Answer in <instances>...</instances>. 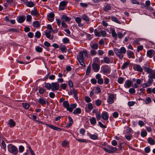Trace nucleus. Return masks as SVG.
<instances>
[{
    "label": "nucleus",
    "mask_w": 155,
    "mask_h": 155,
    "mask_svg": "<svg viewBox=\"0 0 155 155\" xmlns=\"http://www.w3.org/2000/svg\"><path fill=\"white\" fill-rule=\"evenodd\" d=\"M133 68L135 71L140 72H142L143 69L139 65H134L133 66Z\"/></svg>",
    "instance_id": "1a4fd4ad"
},
{
    "label": "nucleus",
    "mask_w": 155,
    "mask_h": 155,
    "mask_svg": "<svg viewBox=\"0 0 155 155\" xmlns=\"http://www.w3.org/2000/svg\"><path fill=\"white\" fill-rule=\"evenodd\" d=\"M111 143L112 145L114 146H116L117 144V142L115 140H113Z\"/></svg>",
    "instance_id": "8fccbe9b"
},
{
    "label": "nucleus",
    "mask_w": 155,
    "mask_h": 155,
    "mask_svg": "<svg viewBox=\"0 0 155 155\" xmlns=\"http://www.w3.org/2000/svg\"><path fill=\"white\" fill-rule=\"evenodd\" d=\"M110 68L107 66L104 67L102 68V71L106 73H109L110 71Z\"/></svg>",
    "instance_id": "423d86ee"
},
{
    "label": "nucleus",
    "mask_w": 155,
    "mask_h": 155,
    "mask_svg": "<svg viewBox=\"0 0 155 155\" xmlns=\"http://www.w3.org/2000/svg\"><path fill=\"white\" fill-rule=\"evenodd\" d=\"M68 118L69 120V123L66 126L67 127H70L73 123V120L70 117H68Z\"/></svg>",
    "instance_id": "bb28decb"
},
{
    "label": "nucleus",
    "mask_w": 155,
    "mask_h": 155,
    "mask_svg": "<svg viewBox=\"0 0 155 155\" xmlns=\"http://www.w3.org/2000/svg\"><path fill=\"white\" fill-rule=\"evenodd\" d=\"M131 2L133 4H139V3L136 0H131Z\"/></svg>",
    "instance_id": "680f3d73"
},
{
    "label": "nucleus",
    "mask_w": 155,
    "mask_h": 155,
    "mask_svg": "<svg viewBox=\"0 0 155 155\" xmlns=\"http://www.w3.org/2000/svg\"><path fill=\"white\" fill-rule=\"evenodd\" d=\"M108 147L110 149V150L113 152V153H114V152L117 151V148L116 147H114L112 146L109 145Z\"/></svg>",
    "instance_id": "f3484780"
},
{
    "label": "nucleus",
    "mask_w": 155,
    "mask_h": 155,
    "mask_svg": "<svg viewBox=\"0 0 155 155\" xmlns=\"http://www.w3.org/2000/svg\"><path fill=\"white\" fill-rule=\"evenodd\" d=\"M113 116L117 118L118 117V113L117 112H114L113 114Z\"/></svg>",
    "instance_id": "69168bd1"
},
{
    "label": "nucleus",
    "mask_w": 155,
    "mask_h": 155,
    "mask_svg": "<svg viewBox=\"0 0 155 155\" xmlns=\"http://www.w3.org/2000/svg\"><path fill=\"white\" fill-rule=\"evenodd\" d=\"M129 92L130 94H133L135 92V91L134 88H131L129 89Z\"/></svg>",
    "instance_id": "6e6d98bb"
},
{
    "label": "nucleus",
    "mask_w": 155,
    "mask_h": 155,
    "mask_svg": "<svg viewBox=\"0 0 155 155\" xmlns=\"http://www.w3.org/2000/svg\"><path fill=\"white\" fill-rule=\"evenodd\" d=\"M82 19L86 21H89V19L88 18L86 15H83L82 16Z\"/></svg>",
    "instance_id": "13d9d810"
},
{
    "label": "nucleus",
    "mask_w": 155,
    "mask_h": 155,
    "mask_svg": "<svg viewBox=\"0 0 155 155\" xmlns=\"http://www.w3.org/2000/svg\"><path fill=\"white\" fill-rule=\"evenodd\" d=\"M91 69V67L89 66L87 68L86 71V75H88L90 72Z\"/></svg>",
    "instance_id": "72a5a7b5"
},
{
    "label": "nucleus",
    "mask_w": 155,
    "mask_h": 155,
    "mask_svg": "<svg viewBox=\"0 0 155 155\" xmlns=\"http://www.w3.org/2000/svg\"><path fill=\"white\" fill-rule=\"evenodd\" d=\"M31 14L32 15L37 16L38 14V13L35 10L33 9L31 10Z\"/></svg>",
    "instance_id": "2f4dec72"
},
{
    "label": "nucleus",
    "mask_w": 155,
    "mask_h": 155,
    "mask_svg": "<svg viewBox=\"0 0 155 155\" xmlns=\"http://www.w3.org/2000/svg\"><path fill=\"white\" fill-rule=\"evenodd\" d=\"M77 140L79 142H85V143H88L90 142V141L86 139H77Z\"/></svg>",
    "instance_id": "c85d7f7f"
},
{
    "label": "nucleus",
    "mask_w": 155,
    "mask_h": 155,
    "mask_svg": "<svg viewBox=\"0 0 155 155\" xmlns=\"http://www.w3.org/2000/svg\"><path fill=\"white\" fill-rule=\"evenodd\" d=\"M9 124L10 125L11 127H12L15 125V123L13 120L10 119L9 121Z\"/></svg>",
    "instance_id": "a211bd4d"
},
{
    "label": "nucleus",
    "mask_w": 155,
    "mask_h": 155,
    "mask_svg": "<svg viewBox=\"0 0 155 155\" xmlns=\"http://www.w3.org/2000/svg\"><path fill=\"white\" fill-rule=\"evenodd\" d=\"M59 84L57 82L51 83V89L52 91L57 90L59 89Z\"/></svg>",
    "instance_id": "20e7f679"
},
{
    "label": "nucleus",
    "mask_w": 155,
    "mask_h": 155,
    "mask_svg": "<svg viewBox=\"0 0 155 155\" xmlns=\"http://www.w3.org/2000/svg\"><path fill=\"white\" fill-rule=\"evenodd\" d=\"M63 106L64 107L66 108L67 109V108H69V104L68 103L67 101H64L63 103Z\"/></svg>",
    "instance_id": "7c9ffc66"
},
{
    "label": "nucleus",
    "mask_w": 155,
    "mask_h": 155,
    "mask_svg": "<svg viewBox=\"0 0 155 155\" xmlns=\"http://www.w3.org/2000/svg\"><path fill=\"white\" fill-rule=\"evenodd\" d=\"M112 35L113 37H117V35L114 30H113L112 31Z\"/></svg>",
    "instance_id": "49530a36"
},
{
    "label": "nucleus",
    "mask_w": 155,
    "mask_h": 155,
    "mask_svg": "<svg viewBox=\"0 0 155 155\" xmlns=\"http://www.w3.org/2000/svg\"><path fill=\"white\" fill-rule=\"evenodd\" d=\"M132 84V82L131 81L127 80L125 82V87L126 88H129L130 87Z\"/></svg>",
    "instance_id": "9b49d317"
},
{
    "label": "nucleus",
    "mask_w": 155,
    "mask_h": 155,
    "mask_svg": "<svg viewBox=\"0 0 155 155\" xmlns=\"http://www.w3.org/2000/svg\"><path fill=\"white\" fill-rule=\"evenodd\" d=\"M77 91L76 90L73 89L70 92L71 94H73L75 97L76 98V99H78V97L77 96Z\"/></svg>",
    "instance_id": "ddd939ff"
},
{
    "label": "nucleus",
    "mask_w": 155,
    "mask_h": 155,
    "mask_svg": "<svg viewBox=\"0 0 155 155\" xmlns=\"http://www.w3.org/2000/svg\"><path fill=\"white\" fill-rule=\"evenodd\" d=\"M112 20L114 21L115 22L118 23H120V22L119 20L114 17H112Z\"/></svg>",
    "instance_id": "ea45409f"
},
{
    "label": "nucleus",
    "mask_w": 155,
    "mask_h": 155,
    "mask_svg": "<svg viewBox=\"0 0 155 155\" xmlns=\"http://www.w3.org/2000/svg\"><path fill=\"white\" fill-rule=\"evenodd\" d=\"M22 105L23 107L26 109H28L30 106V105L28 104L25 103H23Z\"/></svg>",
    "instance_id": "f704fd0d"
},
{
    "label": "nucleus",
    "mask_w": 155,
    "mask_h": 155,
    "mask_svg": "<svg viewBox=\"0 0 155 155\" xmlns=\"http://www.w3.org/2000/svg\"><path fill=\"white\" fill-rule=\"evenodd\" d=\"M148 77L152 78H155V72L152 71L149 75Z\"/></svg>",
    "instance_id": "5701e85b"
},
{
    "label": "nucleus",
    "mask_w": 155,
    "mask_h": 155,
    "mask_svg": "<svg viewBox=\"0 0 155 155\" xmlns=\"http://www.w3.org/2000/svg\"><path fill=\"white\" fill-rule=\"evenodd\" d=\"M96 104L97 106H99L101 104V101L100 100H97L96 101Z\"/></svg>",
    "instance_id": "052dcab7"
},
{
    "label": "nucleus",
    "mask_w": 155,
    "mask_h": 155,
    "mask_svg": "<svg viewBox=\"0 0 155 155\" xmlns=\"http://www.w3.org/2000/svg\"><path fill=\"white\" fill-rule=\"evenodd\" d=\"M114 97L113 94H110L107 99V102L109 104H112L114 102Z\"/></svg>",
    "instance_id": "39448f33"
},
{
    "label": "nucleus",
    "mask_w": 155,
    "mask_h": 155,
    "mask_svg": "<svg viewBox=\"0 0 155 155\" xmlns=\"http://www.w3.org/2000/svg\"><path fill=\"white\" fill-rule=\"evenodd\" d=\"M117 35L119 38H122L123 37L122 34L120 32L118 33Z\"/></svg>",
    "instance_id": "e2e57ef3"
},
{
    "label": "nucleus",
    "mask_w": 155,
    "mask_h": 155,
    "mask_svg": "<svg viewBox=\"0 0 155 155\" xmlns=\"http://www.w3.org/2000/svg\"><path fill=\"white\" fill-rule=\"evenodd\" d=\"M124 79L123 78H120L118 80V82L120 84H122L123 82Z\"/></svg>",
    "instance_id": "864d4df0"
},
{
    "label": "nucleus",
    "mask_w": 155,
    "mask_h": 155,
    "mask_svg": "<svg viewBox=\"0 0 155 155\" xmlns=\"http://www.w3.org/2000/svg\"><path fill=\"white\" fill-rule=\"evenodd\" d=\"M90 121L91 124H94L96 123V119L94 117H92L90 119Z\"/></svg>",
    "instance_id": "4be33fe9"
},
{
    "label": "nucleus",
    "mask_w": 155,
    "mask_h": 155,
    "mask_svg": "<svg viewBox=\"0 0 155 155\" xmlns=\"http://www.w3.org/2000/svg\"><path fill=\"white\" fill-rule=\"evenodd\" d=\"M67 3V2H66L64 1H63L60 3L59 5L61 6L64 7L66 6Z\"/></svg>",
    "instance_id": "473e14b6"
},
{
    "label": "nucleus",
    "mask_w": 155,
    "mask_h": 155,
    "mask_svg": "<svg viewBox=\"0 0 155 155\" xmlns=\"http://www.w3.org/2000/svg\"><path fill=\"white\" fill-rule=\"evenodd\" d=\"M102 118L104 120H107L108 118V113L106 112H103L101 115Z\"/></svg>",
    "instance_id": "9d476101"
},
{
    "label": "nucleus",
    "mask_w": 155,
    "mask_h": 155,
    "mask_svg": "<svg viewBox=\"0 0 155 155\" xmlns=\"http://www.w3.org/2000/svg\"><path fill=\"white\" fill-rule=\"evenodd\" d=\"M39 102L41 105H44L46 104V101L42 98H40L38 99Z\"/></svg>",
    "instance_id": "6ab92c4d"
},
{
    "label": "nucleus",
    "mask_w": 155,
    "mask_h": 155,
    "mask_svg": "<svg viewBox=\"0 0 155 155\" xmlns=\"http://www.w3.org/2000/svg\"><path fill=\"white\" fill-rule=\"evenodd\" d=\"M147 140L148 143L151 145H154L155 144V141L151 137L148 138Z\"/></svg>",
    "instance_id": "dca6fc26"
},
{
    "label": "nucleus",
    "mask_w": 155,
    "mask_h": 155,
    "mask_svg": "<svg viewBox=\"0 0 155 155\" xmlns=\"http://www.w3.org/2000/svg\"><path fill=\"white\" fill-rule=\"evenodd\" d=\"M61 19L66 22H69L70 20V18L65 15H63L61 17Z\"/></svg>",
    "instance_id": "4468645a"
},
{
    "label": "nucleus",
    "mask_w": 155,
    "mask_h": 155,
    "mask_svg": "<svg viewBox=\"0 0 155 155\" xmlns=\"http://www.w3.org/2000/svg\"><path fill=\"white\" fill-rule=\"evenodd\" d=\"M103 149L105 152L110 153H113V152L111 151L110 150L108 149L105 147Z\"/></svg>",
    "instance_id": "de8ad7c7"
},
{
    "label": "nucleus",
    "mask_w": 155,
    "mask_h": 155,
    "mask_svg": "<svg viewBox=\"0 0 155 155\" xmlns=\"http://www.w3.org/2000/svg\"><path fill=\"white\" fill-rule=\"evenodd\" d=\"M19 152L22 153L24 150V147L22 146H20L19 147Z\"/></svg>",
    "instance_id": "a18cd8bd"
},
{
    "label": "nucleus",
    "mask_w": 155,
    "mask_h": 155,
    "mask_svg": "<svg viewBox=\"0 0 155 155\" xmlns=\"http://www.w3.org/2000/svg\"><path fill=\"white\" fill-rule=\"evenodd\" d=\"M104 62L107 64L110 61L109 58L107 57H105L104 58Z\"/></svg>",
    "instance_id": "37998d69"
},
{
    "label": "nucleus",
    "mask_w": 155,
    "mask_h": 155,
    "mask_svg": "<svg viewBox=\"0 0 155 155\" xmlns=\"http://www.w3.org/2000/svg\"><path fill=\"white\" fill-rule=\"evenodd\" d=\"M155 51L153 50H150L148 51L147 52V56L150 58H151L152 57V54H154Z\"/></svg>",
    "instance_id": "6e6552de"
},
{
    "label": "nucleus",
    "mask_w": 155,
    "mask_h": 155,
    "mask_svg": "<svg viewBox=\"0 0 155 155\" xmlns=\"http://www.w3.org/2000/svg\"><path fill=\"white\" fill-rule=\"evenodd\" d=\"M150 148L148 147L145 148V152L146 153H149L150 151Z\"/></svg>",
    "instance_id": "603ef678"
},
{
    "label": "nucleus",
    "mask_w": 155,
    "mask_h": 155,
    "mask_svg": "<svg viewBox=\"0 0 155 155\" xmlns=\"http://www.w3.org/2000/svg\"><path fill=\"white\" fill-rule=\"evenodd\" d=\"M115 53L120 59L123 57V54H125L126 52V49L124 47H122L120 49L115 48L114 49Z\"/></svg>",
    "instance_id": "f03ea898"
},
{
    "label": "nucleus",
    "mask_w": 155,
    "mask_h": 155,
    "mask_svg": "<svg viewBox=\"0 0 155 155\" xmlns=\"http://www.w3.org/2000/svg\"><path fill=\"white\" fill-rule=\"evenodd\" d=\"M87 58V53L85 51L80 52L79 54L77 57L78 59L80 64L84 66H85V64L84 61L85 58Z\"/></svg>",
    "instance_id": "f257e3e1"
},
{
    "label": "nucleus",
    "mask_w": 155,
    "mask_h": 155,
    "mask_svg": "<svg viewBox=\"0 0 155 155\" xmlns=\"http://www.w3.org/2000/svg\"><path fill=\"white\" fill-rule=\"evenodd\" d=\"M85 101L87 102H89L91 101V99L88 97H86L85 98Z\"/></svg>",
    "instance_id": "0e129e2a"
},
{
    "label": "nucleus",
    "mask_w": 155,
    "mask_h": 155,
    "mask_svg": "<svg viewBox=\"0 0 155 155\" xmlns=\"http://www.w3.org/2000/svg\"><path fill=\"white\" fill-rule=\"evenodd\" d=\"M101 114L100 113H96V117L97 120H99L101 118Z\"/></svg>",
    "instance_id": "58836bf2"
},
{
    "label": "nucleus",
    "mask_w": 155,
    "mask_h": 155,
    "mask_svg": "<svg viewBox=\"0 0 155 155\" xmlns=\"http://www.w3.org/2000/svg\"><path fill=\"white\" fill-rule=\"evenodd\" d=\"M81 113V110L79 108H77L74 111L73 113L74 114H80Z\"/></svg>",
    "instance_id": "cd10ccee"
},
{
    "label": "nucleus",
    "mask_w": 155,
    "mask_h": 155,
    "mask_svg": "<svg viewBox=\"0 0 155 155\" xmlns=\"http://www.w3.org/2000/svg\"><path fill=\"white\" fill-rule=\"evenodd\" d=\"M127 54L129 58H133L134 56L133 53L130 51H127Z\"/></svg>",
    "instance_id": "b1692460"
},
{
    "label": "nucleus",
    "mask_w": 155,
    "mask_h": 155,
    "mask_svg": "<svg viewBox=\"0 0 155 155\" xmlns=\"http://www.w3.org/2000/svg\"><path fill=\"white\" fill-rule=\"evenodd\" d=\"M94 33L95 35L97 36H100L101 35L100 32H99L96 29L94 30Z\"/></svg>",
    "instance_id": "c03bdc74"
},
{
    "label": "nucleus",
    "mask_w": 155,
    "mask_h": 155,
    "mask_svg": "<svg viewBox=\"0 0 155 155\" xmlns=\"http://www.w3.org/2000/svg\"><path fill=\"white\" fill-rule=\"evenodd\" d=\"M8 31L10 32H18L19 30L18 29L15 28H11L8 30Z\"/></svg>",
    "instance_id": "e433bc0d"
},
{
    "label": "nucleus",
    "mask_w": 155,
    "mask_h": 155,
    "mask_svg": "<svg viewBox=\"0 0 155 155\" xmlns=\"http://www.w3.org/2000/svg\"><path fill=\"white\" fill-rule=\"evenodd\" d=\"M36 51L38 52H41L42 51V48L40 47H37L35 48Z\"/></svg>",
    "instance_id": "09e8293b"
},
{
    "label": "nucleus",
    "mask_w": 155,
    "mask_h": 155,
    "mask_svg": "<svg viewBox=\"0 0 155 155\" xmlns=\"http://www.w3.org/2000/svg\"><path fill=\"white\" fill-rule=\"evenodd\" d=\"M145 71L148 73H150L153 71L152 70L148 68H145Z\"/></svg>",
    "instance_id": "4c0bfd02"
},
{
    "label": "nucleus",
    "mask_w": 155,
    "mask_h": 155,
    "mask_svg": "<svg viewBox=\"0 0 155 155\" xmlns=\"http://www.w3.org/2000/svg\"><path fill=\"white\" fill-rule=\"evenodd\" d=\"M33 25L35 27H38L40 25L39 22L37 21L33 22Z\"/></svg>",
    "instance_id": "a878e982"
},
{
    "label": "nucleus",
    "mask_w": 155,
    "mask_h": 155,
    "mask_svg": "<svg viewBox=\"0 0 155 155\" xmlns=\"http://www.w3.org/2000/svg\"><path fill=\"white\" fill-rule=\"evenodd\" d=\"M7 148L8 151L13 154L16 155L18 153L17 148L14 145L9 144Z\"/></svg>",
    "instance_id": "7ed1b4c3"
},
{
    "label": "nucleus",
    "mask_w": 155,
    "mask_h": 155,
    "mask_svg": "<svg viewBox=\"0 0 155 155\" xmlns=\"http://www.w3.org/2000/svg\"><path fill=\"white\" fill-rule=\"evenodd\" d=\"M104 11L107 12L110 9V4H107L104 9Z\"/></svg>",
    "instance_id": "412c9836"
},
{
    "label": "nucleus",
    "mask_w": 155,
    "mask_h": 155,
    "mask_svg": "<svg viewBox=\"0 0 155 155\" xmlns=\"http://www.w3.org/2000/svg\"><path fill=\"white\" fill-rule=\"evenodd\" d=\"M91 47L93 49H97L98 48V44H93L91 46Z\"/></svg>",
    "instance_id": "3c124183"
},
{
    "label": "nucleus",
    "mask_w": 155,
    "mask_h": 155,
    "mask_svg": "<svg viewBox=\"0 0 155 155\" xmlns=\"http://www.w3.org/2000/svg\"><path fill=\"white\" fill-rule=\"evenodd\" d=\"M92 68L94 71L95 72L98 71L99 70V66L97 64L95 63H93L92 65Z\"/></svg>",
    "instance_id": "0eeeda50"
},
{
    "label": "nucleus",
    "mask_w": 155,
    "mask_h": 155,
    "mask_svg": "<svg viewBox=\"0 0 155 155\" xmlns=\"http://www.w3.org/2000/svg\"><path fill=\"white\" fill-rule=\"evenodd\" d=\"M51 84H50L49 83H47L45 84V87L48 90L51 88Z\"/></svg>",
    "instance_id": "c756f323"
},
{
    "label": "nucleus",
    "mask_w": 155,
    "mask_h": 155,
    "mask_svg": "<svg viewBox=\"0 0 155 155\" xmlns=\"http://www.w3.org/2000/svg\"><path fill=\"white\" fill-rule=\"evenodd\" d=\"M97 82L99 84H102L103 83V80L102 78H101L99 79H97Z\"/></svg>",
    "instance_id": "5fc2aeb1"
},
{
    "label": "nucleus",
    "mask_w": 155,
    "mask_h": 155,
    "mask_svg": "<svg viewBox=\"0 0 155 155\" xmlns=\"http://www.w3.org/2000/svg\"><path fill=\"white\" fill-rule=\"evenodd\" d=\"M75 20L77 23L78 24L79 26H80L81 24H80V23L81 21V18L79 17H77L75 18Z\"/></svg>",
    "instance_id": "393cba45"
},
{
    "label": "nucleus",
    "mask_w": 155,
    "mask_h": 155,
    "mask_svg": "<svg viewBox=\"0 0 155 155\" xmlns=\"http://www.w3.org/2000/svg\"><path fill=\"white\" fill-rule=\"evenodd\" d=\"M128 63L127 62L124 63L122 67V69H124L127 67L128 65Z\"/></svg>",
    "instance_id": "338daca9"
},
{
    "label": "nucleus",
    "mask_w": 155,
    "mask_h": 155,
    "mask_svg": "<svg viewBox=\"0 0 155 155\" xmlns=\"http://www.w3.org/2000/svg\"><path fill=\"white\" fill-rule=\"evenodd\" d=\"M25 19V18L23 17H20L18 18V22L21 23L24 21Z\"/></svg>",
    "instance_id": "aec40b11"
},
{
    "label": "nucleus",
    "mask_w": 155,
    "mask_h": 155,
    "mask_svg": "<svg viewBox=\"0 0 155 155\" xmlns=\"http://www.w3.org/2000/svg\"><path fill=\"white\" fill-rule=\"evenodd\" d=\"M34 5L33 2L31 1L28 2L27 5L29 7H32L34 6Z\"/></svg>",
    "instance_id": "a19ab883"
},
{
    "label": "nucleus",
    "mask_w": 155,
    "mask_h": 155,
    "mask_svg": "<svg viewBox=\"0 0 155 155\" xmlns=\"http://www.w3.org/2000/svg\"><path fill=\"white\" fill-rule=\"evenodd\" d=\"M68 144V142L66 140H64L62 143V145L63 147H65L67 144Z\"/></svg>",
    "instance_id": "79ce46f5"
},
{
    "label": "nucleus",
    "mask_w": 155,
    "mask_h": 155,
    "mask_svg": "<svg viewBox=\"0 0 155 155\" xmlns=\"http://www.w3.org/2000/svg\"><path fill=\"white\" fill-rule=\"evenodd\" d=\"M54 15L53 13L50 14L48 17V20L50 21H52L53 20V18L54 17Z\"/></svg>",
    "instance_id": "2eb2a0df"
},
{
    "label": "nucleus",
    "mask_w": 155,
    "mask_h": 155,
    "mask_svg": "<svg viewBox=\"0 0 155 155\" xmlns=\"http://www.w3.org/2000/svg\"><path fill=\"white\" fill-rule=\"evenodd\" d=\"M61 87L64 89H65L66 87V85L65 84H62L61 85Z\"/></svg>",
    "instance_id": "774afa93"
},
{
    "label": "nucleus",
    "mask_w": 155,
    "mask_h": 155,
    "mask_svg": "<svg viewBox=\"0 0 155 155\" xmlns=\"http://www.w3.org/2000/svg\"><path fill=\"white\" fill-rule=\"evenodd\" d=\"M41 33L39 31H37L36 32L35 37L37 38H39L41 36Z\"/></svg>",
    "instance_id": "4d7b16f0"
},
{
    "label": "nucleus",
    "mask_w": 155,
    "mask_h": 155,
    "mask_svg": "<svg viewBox=\"0 0 155 155\" xmlns=\"http://www.w3.org/2000/svg\"><path fill=\"white\" fill-rule=\"evenodd\" d=\"M45 35L47 38H49L51 39H53V38L52 37H51V38H50L51 37V34L49 33H48L47 32V31H46L45 32Z\"/></svg>",
    "instance_id": "c9c22d12"
},
{
    "label": "nucleus",
    "mask_w": 155,
    "mask_h": 155,
    "mask_svg": "<svg viewBox=\"0 0 155 155\" xmlns=\"http://www.w3.org/2000/svg\"><path fill=\"white\" fill-rule=\"evenodd\" d=\"M77 105L76 104H72L70 105V106L69 107V108H67V110L71 112L72 111L73 109L76 107Z\"/></svg>",
    "instance_id": "f8f14e48"
},
{
    "label": "nucleus",
    "mask_w": 155,
    "mask_h": 155,
    "mask_svg": "<svg viewBox=\"0 0 155 155\" xmlns=\"http://www.w3.org/2000/svg\"><path fill=\"white\" fill-rule=\"evenodd\" d=\"M63 41L65 43H68L69 41L68 39L67 38H64L63 39Z\"/></svg>",
    "instance_id": "bf43d9fd"
}]
</instances>
